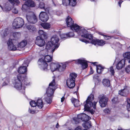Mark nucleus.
<instances>
[{"label": "nucleus", "instance_id": "obj_17", "mask_svg": "<svg viewBox=\"0 0 130 130\" xmlns=\"http://www.w3.org/2000/svg\"><path fill=\"white\" fill-rule=\"evenodd\" d=\"M75 81L74 80L68 79L67 80V85L70 88H73L75 85Z\"/></svg>", "mask_w": 130, "mask_h": 130}, {"label": "nucleus", "instance_id": "obj_60", "mask_svg": "<svg viewBox=\"0 0 130 130\" xmlns=\"http://www.w3.org/2000/svg\"><path fill=\"white\" fill-rule=\"evenodd\" d=\"M59 124L58 123H57V124L56 125V128H59Z\"/></svg>", "mask_w": 130, "mask_h": 130}, {"label": "nucleus", "instance_id": "obj_47", "mask_svg": "<svg viewBox=\"0 0 130 130\" xmlns=\"http://www.w3.org/2000/svg\"><path fill=\"white\" fill-rule=\"evenodd\" d=\"M112 101L113 103H116L118 102V99L117 97L114 98L112 100Z\"/></svg>", "mask_w": 130, "mask_h": 130}, {"label": "nucleus", "instance_id": "obj_25", "mask_svg": "<svg viewBox=\"0 0 130 130\" xmlns=\"http://www.w3.org/2000/svg\"><path fill=\"white\" fill-rule=\"evenodd\" d=\"M36 106L39 108H41L43 107V104L41 99H38L36 102Z\"/></svg>", "mask_w": 130, "mask_h": 130}, {"label": "nucleus", "instance_id": "obj_27", "mask_svg": "<svg viewBox=\"0 0 130 130\" xmlns=\"http://www.w3.org/2000/svg\"><path fill=\"white\" fill-rule=\"evenodd\" d=\"M102 83L104 86L106 87H109L110 85L109 80L107 79H104L102 81Z\"/></svg>", "mask_w": 130, "mask_h": 130}, {"label": "nucleus", "instance_id": "obj_13", "mask_svg": "<svg viewBox=\"0 0 130 130\" xmlns=\"http://www.w3.org/2000/svg\"><path fill=\"white\" fill-rule=\"evenodd\" d=\"M39 18L43 22L47 21L49 19L47 14L46 12H41L40 13L39 15Z\"/></svg>", "mask_w": 130, "mask_h": 130}, {"label": "nucleus", "instance_id": "obj_9", "mask_svg": "<svg viewBox=\"0 0 130 130\" xmlns=\"http://www.w3.org/2000/svg\"><path fill=\"white\" fill-rule=\"evenodd\" d=\"M59 39L58 36L56 35H54L53 36L51 39V42L53 44L55 45V47L54 48L53 50V52L55 49H57L59 47V44L58 43Z\"/></svg>", "mask_w": 130, "mask_h": 130}, {"label": "nucleus", "instance_id": "obj_2", "mask_svg": "<svg viewBox=\"0 0 130 130\" xmlns=\"http://www.w3.org/2000/svg\"><path fill=\"white\" fill-rule=\"evenodd\" d=\"M55 82L54 79L50 83L48 88L47 89L46 93L47 97L45 98V101L48 103H50L52 102V96L56 88L55 87Z\"/></svg>", "mask_w": 130, "mask_h": 130}, {"label": "nucleus", "instance_id": "obj_24", "mask_svg": "<svg viewBox=\"0 0 130 130\" xmlns=\"http://www.w3.org/2000/svg\"><path fill=\"white\" fill-rule=\"evenodd\" d=\"M71 100L75 107H77L80 105L81 104V103L80 104L79 103V101L78 100H77L74 98H72Z\"/></svg>", "mask_w": 130, "mask_h": 130}, {"label": "nucleus", "instance_id": "obj_36", "mask_svg": "<svg viewBox=\"0 0 130 130\" xmlns=\"http://www.w3.org/2000/svg\"><path fill=\"white\" fill-rule=\"evenodd\" d=\"M8 1L13 5L15 4L16 5L20 3L18 0H8Z\"/></svg>", "mask_w": 130, "mask_h": 130}, {"label": "nucleus", "instance_id": "obj_44", "mask_svg": "<svg viewBox=\"0 0 130 130\" xmlns=\"http://www.w3.org/2000/svg\"><path fill=\"white\" fill-rule=\"evenodd\" d=\"M125 70L127 73H129L130 72V65L126 67L125 68Z\"/></svg>", "mask_w": 130, "mask_h": 130}, {"label": "nucleus", "instance_id": "obj_43", "mask_svg": "<svg viewBox=\"0 0 130 130\" xmlns=\"http://www.w3.org/2000/svg\"><path fill=\"white\" fill-rule=\"evenodd\" d=\"M61 38L62 39L68 37V35L67 34H62L60 35Z\"/></svg>", "mask_w": 130, "mask_h": 130}, {"label": "nucleus", "instance_id": "obj_33", "mask_svg": "<svg viewBox=\"0 0 130 130\" xmlns=\"http://www.w3.org/2000/svg\"><path fill=\"white\" fill-rule=\"evenodd\" d=\"M41 25L45 29H48L50 27V25L48 23H42Z\"/></svg>", "mask_w": 130, "mask_h": 130}, {"label": "nucleus", "instance_id": "obj_6", "mask_svg": "<svg viewBox=\"0 0 130 130\" xmlns=\"http://www.w3.org/2000/svg\"><path fill=\"white\" fill-rule=\"evenodd\" d=\"M24 24V20L20 17L16 18L14 20L13 23V27L15 28L22 27Z\"/></svg>", "mask_w": 130, "mask_h": 130}, {"label": "nucleus", "instance_id": "obj_18", "mask_svg": "<svg viewBox=\"0 0 130 130\" xmlns=\"http://www.w3.org/2000/svg\"><path fill=\"white\" fill-rule=\"evenodd\" d=\"M8 49L10 50L15 51L17 50V48L12 43L11 40H9L7 42Z\"/></svg>", "mask_w": 130, "mask_h": 130}, {"label": "nucleus", "instance_id": "obj_40", "mask_svg": "<svg viewBox=\"0 0 130 130\" xmlns=\"http://www.w3.org/2000/svg\"><path fill=\"white\" fill-rule=\"evenodd\" d=\"M39 8L45 10V4L43 2H40L39 5Z\"/></svg>", "mask_w": 130, "mask_h": 130}, {"label": "nucleus", "instance_id": "obj_8", "mask_svg": "<svg viewBox=\"0 0 130 130\" xmlns=\"http://www.w3.org/2000/svg\"><path fill=\"white\" fill-rule=\"evenodd\" d=\"M28 61L26 60L24 61L23 64L22 66L20 67L18 69V72L20 74H23L25 73L27 71L26 66H28Z\"/></svg>", "mask_w": 130, "mask_h": 130}, {"label": "nucleus", "instance_id": "obj_29", "mask_svg": "<svg viewBox=\"0 0 130 130\" xmlns=\"http://www.w3.org/2000/svg\"><path fill=\"white\" fill-rule=\"evenodd\" d=\"M66 66V64L61 63V65L60 64V66L58 67L57 70L60 72L63 71L65 70Z\"/></svg>", "mask_w": 130, "mask_h": 130}, {"label": "nucleus", "instance_id": "obj_55", "mask_svg": "<svg viewBox=\"0 0 130 130\" xmlns=\"http://www.w3.org/2000/svg\"><path fill=\"white\" fill-rule=\"evenodd\" d=\"M5 10L6 11H9L11 9V8L9 7V6H7L6 8H5Z\"/></svg>", "mask_w": 130, "mask_h": 130}, {"label": "nucleus", "instance_id": "obj_62", "mask_svg": "<svg viewBox=\"0 0 130 130\" xmlns=\"http://www.w3.org/2000/svg\"><path fill=\"white\" fill-rule=\"evenodd\" d=\"M90 70H91V74H92L93 73V70L92 69L91 67H90Z\"/></svg>", "mask_w": 130, "mask_h": 130}, {"label": "nucleus", "instance_id": "obj_3", "mask_svg": "<svg viewBox=\"0 0 130 130\" xmlns=\"http://www.w3.org/2000/svg\"><path fill=\"white\" fill-rule=\"evenodd\" d=\"M26 78L19 74L17 76V78L14 79L13 82L15 88L18 89H21L22 87L24 85H27V83L26 82Z\"/></svg>", "mask_w": 130, "mask_h": 130}, {"label": "nucleus", "instance_id": "obj_35", "mask_svg": "<svg viewBox=\"0 0 130 130\" xmlns=\"http://www.w3.org/2000/svg\"><path fill=\"white\" fill-rule=\"evenodd\" d=\"M126 101L127 103L126 106L127 109L128 111H130V98H127Z\"/></svg>", "mask_w": 130, "mask_h": 130}, {"label": "nucleus", "instance_id": "obj_23", "mask_svg": "<svg viewBox=\"0 0 130 130\" xmlns=\"http://www.w3.org/2000/svg\"><path fill=\"white\" fill-rule=\"evenodd\" d=\"M25 4L28 7H34L35 6L34 2L31 0H28L26 1Z\"/></svg>", "mask_w": 130, "mask_h": 130}, {"label": "nucleus", "instance_id": "obj_63", "mask_svg": "<svg viewBox=\"0 0 130 130\" xmlns=\"http://www.w3.org/2000/svg\"><path fill=\"white\" fill-rule=\"evenodd\" d=\"M64 99V98L63 97L62 98H61V102H63Z\"/></svg>", "mask_w": 130, "mask_h": 130}, {"label": "nucleus", "instance_id": "obj_59", "mask_svg": "<svg viewBox=\"0 0 130 130\" xmlns=\"http://www.w3.org/2000/svg\"><path fill=\"white\" fill-rule=\"evenodd\" d=\"M94 111L93 110H90V112L92 114H93L94 113Z\"/></svg>", "mask_w": 130, "mask_h": 130}, {"label": "nucleus", "instance_id": "obj_41", "mask_svg": "<svg viewBox=\"0 0 130 130\" xmlns=\"http://www.w3.org/2000/svg\"><path fill=\"white\" fill-rule=\"evenodd\" d=\"M62 4L66 6L70 5V0H63Z\"/></svg>", "mask_w": 130, "mask_h": 130}, {"label": "nucleus", "instance_id": "obj_7", "mask_svg": "<svg viewBox=\"0 0 130 130\" xmlns=\"http://www.w3.org/2000/svg\"><path fill=\"white\" fill-rule=\"evenodd\" d=\"M98 98L100 100L99 103L101 107H103L105 106L108 101V99L103 94L100 95Z\"/></svg>", "mask_w": 130, "mask_h": 130}, {"label": "nucleus", "instance_id": "obj_22", "mask_svg": "<svg viewBox=\"0 0 130 130\" xmlns=\"http://www.w3.org/2000/svg\"><path fill=\"white\" fill-rule=\"evenodd\" d=\"M84 113H82L78 115L77 116V118H73V120L75 121V124H77L80 121V120H83V115Z\"/></svg>", "mask_w": 130, "mask_h": 130}, {"label": "nucleus", "instance_id": "obj_19", "mask_svg": "<svg viewBox=\"0 0 130 130\" xmlns=\"http://www.w3.org/2000/svg\"><path fill=\"white\" fill-rule=\"evenodd\" d=\"M66 23L68 27H71L74 24V21L69 16L66 20Z\"/></svg>", "mask_w": 130, "mask_h": 130}, {"label": "nucleus", "instance_id": "obj_34", "mask_svg": "<svg viewBox=\"0 0 130 130\" xmlns=\"http://www.w3.org/2000/svg\"><path fill=\"white\" fill-rule=\"evenodd\" d=\"M91 117L88 116L87 115L84 113L83 115V121L84 122L89 121V120L90 119Z\"/></svg>", "mask_w": 130, "mask_h": 130}, {"label": "nucleus", "instance_id": "obj_64", "mask_svg": "<svg viewBox=\"0 0 130 130\" xmlns=\"http://www.w3.org/2000/svg\"><path fill=\"white\" fill-rule=\"evenodd\" d=\"M99 34H100V35H102L103 36H104V35L103 34H102V32H99Z\"/></svg>", "mask_w": 130, "mask_h": 130}, {"label": "nucleus", "instance_id": "obj_53", "mask_svg": "<svg viewBox=\"0 0 130 130\" xmlns=\"http://www.w3.org/2000/svg\"><path fill=\"white\" fill-rule=\"evenodd\" d=\"M74 130H82V129L81 126H79L77 127Z\"/></svg>", "mask_w": 130, "mask_h": 130}, {"label": "nucleus", "instance_id": "obj_12", "mask_svg": "<svg viewBox=\"0 0 130 130\" xmlns=\"http://www.w3.org/2000/svg\"><path fill=\"white\" fill-rule=\"evenodd\" d=\"M35 43L36 44L40 47L44 46L45 44L44 40L40 36H38L36 37Z\"/></svg>", "mask_w": 130, "mask_h": 130}, {"label": "nucleus", "instance_id": "obj_11", "mask_svg": "<svg viewBox=\"0 0 130 130\" xmlns=\"http://www.w3.org/2000/svg\"><path fill=\"white\" fill-rule=\"evenodd\" d=\"M26 18L28 21L31 23L34 24L37 21V17L34 14H32L31 15H27Z\"/></svg>", "mask_w": 130, "mask_h": 130}, {"label": "nucleus", "instance_id": "obj_21", "mask_svg": "<svg viewBox=\"0 0 130 130\" xmlns=\"http://www.w3.org/2000/svg\"><path fill=\"white\" fill-rule=\"evenodd\" d=\"M128 93V90L126 88L119 91V94L123 96H126Z\"/></svg>", "mask_w": 130, "mask_h": 130}, {"label": "nucleus", "instance_id": "obj_56", "mask_svg": "<svg viewBox=\"0 0 130 130\" xmlns=\"http://www.w3.org/2000/svg\"><path fill=\"white\" fill-rule=\"evenodd\" d=\"M104 39L106 40H107L110 39V37L108 36H106L104 35Z\"/></svg>", "mask_w": 130, "mask_h": 130}, {"label": "nucleus", "instance_id": "obj_37", "mask_svg": "<svg viewBox=\"0 0 130 130\" xmlns=\"http://www.w3.org/2000/svg\"><path fill=\"white\" fill-rule=\"evenodd\" d=\"M76 4V0H70V5L72 6H75Z\"/></svg>", "mask_w": 130, "mask_h": 130}, {"label": "nucleus", "instance_id": "obj_46", "mask_svg": "<svg viewBox=\"0 0 130 130\" xmlns=\"http://www.w3.org/2000/svg\"><path fill=\"white\" fill-rule=\"evenodd\" d=\"M110 71L112 75H113L114 74L115 71L113 69V68L112 67H111L110 68Z\"/></svg>", "mask_w": 130, "mask_h": 130}, {"label": "nucleus", "instance_id": "obj_28", "mask_svg": "<svg viewBox=\"0 0 130 130\" xmlns=\"http://www.w3.org/2000/svg\"><path fill=\"white\" fill-rule=\"evenodd\" d=\"M39 35L41 36V38H43L44 39H46L47 38V35L46 33L44 32L42 30H39L38 31Z\"/></svg>", "mask_w": 130, "mask_h": 130}, {"label": "nucleus", "instance_id": "obj_50", "mask_svg": "<svg viewBox=\"0 0 130 130\" xmlns=\"http://www.w3.org/2000/svg\"><path fill=\"white\" fill-rule=\"evenodd\" d=\"M81 41L85 43H89L90 42L89 41L86 40V39H80Z\"/></svg>", "mask_w": 130, "mask_h": 130}, {"label": "nucleus", "instance_id": "obj_10", "mask_svg": "<svg viewBox=\"0 0 130 130\" xmlns=\"http://www.w3.org/2000/svg\"><path fill=\"white\" fill-rule=\"evenodd\" d=\"M91 43L95 45H97L100 46H102L105 43V42L102 40L98 39H92L90 42Z\"/></svg>", "mask_w": 130, "mask_h": 130}, {"label": "nucleus", "instance_id": "obj_26", "mask_svg": "<svg viewBox=\"0 0 130 130\" xmlns=\"http://www.w3.org/2000/svg\"><path fill=\"white\" fill-rule=\"evenodd\" d=\"M82 125L85 128H89L91 126V122L90 121L84 122L82 124Z\"/></svg>", "mask_w": 130, "mask_h": 130}, {"label": "nucleus", "instance_id": "obj_39", "mask_svg": "<svg viewBox=\"0 0 130 130\" xmlns=\"http://www.w3.org/2000/svg\"><path fill=\"white\" fill-rule=\"evenodd\" d=\"M123 56L124 58L129 59H130V52L126 53L124 54Z\"/></svg>", "mask_w": 130, "mask_h": 130}, {"label": "nucleus", "instance_id": "obj_54", "mask_svg": "<svg viewBox=\"0 0 130 130\" xmlns=\"http://www.w3.org/2000/svg\"><path fill=\"white\" fill-rule=\"evenodd\" d=\"M104 112L106 113H108L110 112L109 109H105L104 110Z\"/></svg>", "mask_w": 130, "mask_h": 130}, {"label": "nucleus", "instance_id": "obj_30", "mask_svg": "<svg viewBox=\"0 0 130 130\" xmlns=\"http://www.w3.org/2000/svg\"><path fill=\"white\" fill-rule=\"evenodd\" d=\"M27 41L26 40H23L19 44L18 46L20 47H23L26 45Z\"/></svg>", "mask_w": 130, "mask_h": 130}, {"label": "nucleus", "instance_id": "obj_61", "mask_svg": "<svg viewBox=\"0 0 130 130\" xmlns=\"http://www.w3.org/2000/svg\"><path fill=\"white\" fill-rule=\"evenodd\" d=\"M7 85V84L6 83H5V82H4L2 86H5V85Z\"/></svg>", "mask_w": 130, "mask_h": 130}, {"label": "nucleus", "instance_id": "obj_52", "mask_svg": "<svg viewBox=\"0 0 130 130\" xmlns=\"http://www.w3.org/2000/svg\"><path fill=\"white\" fill-rule=\"evenodd\" d=\"M99 76L97 75H95L93 76V79L95 80H98V79Z\"/></svg>", "mask_w": 130, "mask_h": 130}, {"label": "nucleus", "instance_id": "obj_42", "mask_svg": "<svg viewBox=\"0 0 130 130\" xmlns=\"http://www.w3.org/2000/svg\"><path fill=\"white\" fill-rule=\"evenodd\" d=\"M30 104L31 106L32 107H35L36 106V102L35 101H31Z\"/></svg>", "mask_w": 130, "mask_h": 130}, {"label": "nucleus", "instance_id": "obj_48", "mask_svg": "<svg viewBox=\"0 0 130 130\" xmlns=\"http://www.w3.org/2000/svg\"><path fill=\"white\" fill-rule=\"evenodd\" d=\"M8 29H7L6 28L4 30H3L2 31V33H3L4 36H6L7 35V32Z\"/></svg>", "mask_w": 130, "mask_h": 130}, {"label": "nucleus", "instance_id": "obj_32", "mask_svg": "<svg viewBox=\"0 0 130 130\" xmlns=\"http://www.w3.org/2000/svg\"><path fill=\"white\" fill-rule=\"evenodd\" d=\"M77 76V75L76 74L72 73L70 74L69 78V79H70L71 80H75V78Z\"/></svg>", "mask_w": 130, "mask_h": 130}, {"label": "nucleus", "instance_id": "obj_58", "mask_svg": "<svg viewBox=\"0 0 130 130\" xmlns=\"http://www.w3.org/2000/svg\"><path fill=\"white\" fill-rule=\"evenodd\" d=\"M123 1H120L119 2H118V4L119 5V6L120 7H121V4L122 3V2Z\"/></svg>", "mask_w": 130, "mask_h": 130}, {"label": "nucleus", "instance_id": "obj_57", "mask_svg": "<svg viewBox=\"0 0 130 130\" xmlns=\"http://www.w3.org/2000/svg\"><path fill=\"white\" fill-rule=\"evenodd\" d=\"M29 111L30 113L32 114H34L35 112V111L34 110L31 109L29 110Z\"/></svg>", "mask_w": 130, "mask_h": 130}, {"label": "nucleus", "instance_id": "obj_5", "mask_svg": "<svg viewBox=\"0 0 130 130\" xmlns=\"http://www.w3.org/2000/svg\"><path fill=\"white\" fill-rule=\"evenodd\" d=\"M52 57L49 55H46L44 57V61L42 59H40L38 61V64L41 66V67L43 70H46L47 69V64L46 62H50L52 61Z\"/></svg>", "mask_w": 130, "mask_h": 130}, {"label": "nucleus", "instance_id": "obj_15", "mask_svg": "<svg viewBox=\"0 0 130 130\" xmlns=\"http://www.w3.org/2000/svg\"><path fill=\"white\" fill-rule=\"evenodd\" d=\"M125 64V60L124 59H122L117 62L116 67L118 70H120L124 67Z\"/></svg>", "mask_w": 130, "mask_h": 130}, {"label": "nucleus", "instance_id": "obj_16", "mask_svg": "<svg viewBox=\"0 0 130 130\" xmlns=\"http://www.w3.org/2000/svg\"><path fill=\"white\" fill-rule=\"evenodd\" d=\"M60 66V64L57 62L52 63L50 65V69L51 71H54L56 70H57L58 67Z\"/></svg>", "mask_w": 130, "mask_h": 130}, {"label": "nucleus", "instance_id": "obj_38", "mask_svg": "<svg viewBox=\"0 0 130 130\" xmlns=\"http://www.w3.org/2000/svg\"><path fill=\"white\" fill-rule=\"evenodd\" d=\"M26 27L28 30H31L32 31H34L36 29L35 27L31 25H27Z\"/></svg>", "mask_w": 130, "mask_h": 130}, {"label": "nucleus", "instance_id": "obj_51", "mask_svg": "<svg viewBox=\"0 0 130 130\" xmlns=\"http://www.w3.org/2000/svg\"><path fill=\"white\" fill-rule=\"evenodd\" d=\"M12 12L13 13L17 14L18 13V11L16 8H13L12 9Z\"/></svg>", "mask_w": 130, "mask_h": 130}, {"label": "nucleus", "instance_id": "obj_45", "mask_svg": "<svg viewBox=\"0 0 130 130\" xmlns=\"http://www.w3.org/2000/svg\"><path fill=\"white\" fill-rule=\"evenodd\" d=\"M67 34L68 35V37H73L74 36V33L73 32H69Z\"/></svg>", "mask_w": 130, "mask_h": 130}, {"label": "nucleus", "instance_id": "obj_14", "mask_svg": "<svg viewBox=\"0 0 130 130\" xmlns=\"http://www.w3.org/2000/svg\"><path fill=\"white\" fill-rule=\"evenodd\" d=\"M76 63L80 64L83 69H84L87 68L88 66L87 61L81 59L77 60L75 61Z\"/></svg>", "mask_w": 130, "mask_h": 130}, {"label": "nucleus", "instance_id": "obj_49", "mask_svg": "<svg viewBox=\"0 0 130 130\" xmlns=\"http://www.w3.org/2000/svg\"><path fill=\"white\" fill-rule=\"evenodd\" d=\"M27 5H26L25 4L24 5H23L22 7V10L23 11L26 10L27 8Z\"/></svg>", "mask_w": 130, "mask_h": 130}, {"label": "nucleus", "instance_id": "obj_1", "mask_svg": "<svg viewBox=\"0 0 130 130\" xmlns=\"http://www.w3.org/2000/svg\"><path fill=\"white\" fill-rule=\"evenodd\" d=\"M71 28L73 31L77 32L79 35H81L82 37L88 39L90 40L93 39L92 35L89 34L88 31L84 28H80L77 24H73Z\"/></svg>", "mask_w": 130, "mask_h": 130}, {"label": "nucleus", "instance_id": "obj_20", "mask_svg": "<svg viewBox=\"0 0 130 130\" xmlns=\"http://www.w3.org/2000/svg\"><path fill=\"white\" fill-rule=\"evenodd\" d=\"M55 47V45H54V44L51 41L48 42L46 44V48L47 49H50L51 48L52 49V53L53 52V50L54 48Z\"/></svg>", "mask_w": 130, "mask_h": 130}, {"label": "nucleus", "instance_id": "obj_4", "mask_svg": "<svg viewBox=\"0 0 130 130\" xmlns=\"http://www.w3.org/2000/svg\"><path fill=\"white\" fill-rule=\"evenodd\" d=\"M94 96L93 94H91L88 97L86 101V104L84 106L85 110L88 111L90 110V107H93L94 109H96V105L97 102H94L93 104L92 101L93 100Z\"/></svg>", "mask_w": 130, "mask_h": 130}, {"label": "nucleus", "instance_id": "obj_31", "mask_svg": "<svg viewBox=\"0 0 130 130\" xmlns=\"http://www.w3.org/2000/svg\"><path fill=\"white\" fill-rule=\"evenodd\" d=\"M96 67V71L97 72L99 73H101L104 68V67H102L100 65H98Z\"/></svg>", "mask_w": 130, "mask_h": 130}]
</instances>
